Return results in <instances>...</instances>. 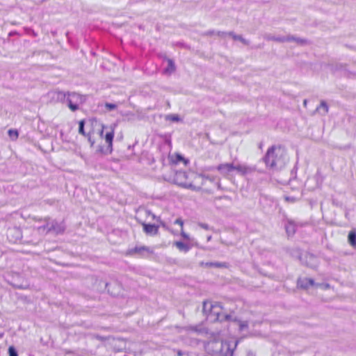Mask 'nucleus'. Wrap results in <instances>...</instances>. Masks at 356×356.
Listing matches in <instances>:
<instances>
[{
	"label": "nucleus",
	"instance_id": "f257e3e1",
	"mask_svg": "<svg viewBox=\"0 0 356 356\" xmlns=\"http://www.w3.org/2000/svg\"><path fill=\"white\" fill-rule=\"evenodd\" d=\"M173 182L181 188L205 193H212L214 186L211 178L192 170L176 171Z\"/></svg>",
	"mask_w": 356,
	"mask_h": 356
},
{
	"label": "nucleus",
	"instance_id": "f03ea898",
	"mask_svg": "<svg viewBox=\"0 0 356 356\" xmlns=\"http://www.w3.org/2000/svg\"><path fill=\"white\" fill-rule=\"evenodd\" d=\"M202 312L206 318L212 323L236 321L234 317V312L227 313L219 302L204 300L202 303Z\"/></svg>",
	"mask_w": 356,
	"mask_h": 356
},
{
	"label": "nucleus",
	"instance_id": "7ed1b4c3",
	"mask_svg": "<svg viewBox=\"0 0 356 356\" xmlns=\"http://www.w3.org/2000/svg\"><path fill=\"white\" fill-rule=\"evenodd\" d=\"M286 150L282 145H273L267 149L264 161L266 165L275 168L284 162Z\"/></svg>",
	"mask_w": 356,
	"mask_h": 356
},
{
	"label": "nucleus",
	"instance_id": "20e7f679",
	"mask_svg": "<svg viewBox=\"0 0 356 356\" xmlns=\"http://www.w3.org/2000/svg\"><path fill=\"white\" fill-rule=\"evenodd\" d=\"M99 134L102 139H104L105 144L99 146L98 151L102 154H111L113 152V142L115 136V127H108L104 124H100Z\"/></svg>",
	"mask_w": 356,
	"mask_h": 356
},
{
	"label": "nucleus",
	"instance_id": "39448f33",
	"mask_svg": "<svg viewBox=\"0 0 356 356\" xmlns=\"http://www.w3.org/2000/svg\"><path fill=\"white\" fill-rule=\"evenodd\" d=\"M147 213L149 215H152V219L156 220L159 224L155 225L142 222L140 225H142L143 230L146 235L150 236H155L159 234L160 226L165 227V223L161 220L160 217L155 216L150 211H148Z\"/></svg>",
	"mask_w": 356,
	"mask_h": 356
},
{
	"label": "nucleus",
	"instance_id": "423d86ee",
	"mask_svg": "<svg viewBox=\"0 0 356 356\" xmlns=\"http://www.w3.org/2000/svg\"><path fill=\"white\" fill-rule=\"evenodd\" d=\"M153 254V250L145 245L136 246L127 250L126 254L128 256L138 255L140 257H145L146 254Z\"/></svg>",
	"mask_w": 356,
	"mask_h": 356
},
{
	"label": "nucleus",
	"instance_id": "0eeeda50",
	"mask_svg": "<svg viewBox=\"0 0 356 356\" xmlns=\"http://www.w3.org/2000/svg\"><path fill=\"white\" fill-rule=\"evenodd\" d=\"M168 161L170 165H176L182 163L184 166H188L190 163L188 159L185 158L182 154L178 152L168 154Z\"/></svg>",
	"mask_w": 356,
	"mask_h": 356
},
{
	"label": "nucleus",
	"instance_id": "6e6552de",
	"mask_svg": "<svg viewBox=\"0 0 356 356\" xmlns=\"http://www.w3.org/2000/svg\"><path fill=\"white\" fill-rule=\"evenodd\" d=\"M236 347L235 341L225 340L222 341L220 352L224 356H232Z\"/></svg>",
	"mask_w": 356,
	"mask_h": 356
},
{
	"label": "nucleus",
	"instance_id": "1a4fd4ad",
	"mask_svg": "<svg viewBox=\"0 0 356 356\" xmlns=\"http://www.w3.org/2000/svg\"><path fill=\"white\" fill-rule=\"evenodd\" d=\"M84 124L85 122L83 120H81L79 122V133L84 136H86L88 138V141L90 143L91 146H94L96 141L93 136V131H89L87 134H86L84 131Z\"/></svg>",
	"mask_w": 356,
	"mask_h": 356
},
{
	"label": "nucleus",
	"instance_id": "9d476101",
	"mask_svg": "<svg viewBox=\"0 0 356 356\" xmlns=\"http://www.w3.org/2000/svg\"><path fill=\"white\" fill-rule=\"evenodd\" d=\"M314 285V281L309 277H300L297 281V286L300 289H307Z\"/></svg>",
	"mask_w": 356,
	"mask_h": 356
},
{
	"label": "nucleus",
	"instance_id": "9b49d317",
	"mask_svg": "<svg viewBox=\"0 0 356 356\" xmlns=\"http://www.w3.org/2000/svg\"><path fill=\"white\" fill-rule=\"evenodd\" d=\"M217 170L222 175H228L234 171L233 163H221L217 166Z\"/></svg>",
	"mask_w": 356,
	"mask_h": 356
},
{
	"label": "nucleus",
	"instance_id": "f8f14e48",
	"mask_svg": "<svg viewBox=\"0 0 356 356\" xmlns=\"http://www.w3.org/2000/svg\"><path fill=\"white\" fill-rule=\"evenodd\" d=\"M234 170L236 171L238 173H239L241 175H245L248 172L250 171V168L244 165H234Z\"/></svg>",
	"mask_w": 356,
	"mask_h": 356
},
{
	"label": "nucleus",
	"instance_id": "ddd939ff",
	"mask_svg": "<svg viewBox=\"0 0 356 356\" xmlns=\"http://www.w3.org/2000/svg\"><path fill=\"white\" fill-rule=\"evenodd\" d=\"M348 241L349 244L353 247L356 248V232L355 230H351L348 236Z\"/></svg>",
	"mask_w": 356,
	"mask_h": 356
},
{
	"label": "nucleus",
	"instance_id": "4468645a",
	"mask_svg": "<svg viewBox=\"0 0 356 356\" xmlns=\"http://www.w3.org/2000/svg\"><path fill=\"white\" fill-rule=\"evenodd\" d=\"M174 244L180 251L188 252L190 250V246L181 241H176Z\"/></svg>",
	"mask_w": 356,
	"mask_h": 356
},
{
	"label": "nucleus",
	"instance_id": "2eb2a0df",
	"mask_svg": "<svg viewBox=\"0 0 356 356\" xmlns=\"http://www.w3.org/2000/svg\"><path fill=\"white\" fill-rule=\"evenodd\" d=\"M175 70V65L172 60L168 59V67L165 69V71L168 72H172Z\"/></svg>",
	"mask_w": 356,
	"mask_h": 356
},
{
	"label": "nucleus",
	"instance_id": "dca6fc26",
	"mask_svg": "<svg viewBox=\"0 0 356 356\" xmlns=\"http://www.w3.org/2000/svg\"><path fill=\"white\" fill-rule=\"evenodd\" d=\"M8 136L13 140H17L19 136V133L16 129H9L8 131Z\"/></svg>",
	"mask_w": 356,
	"mask_h": 356
},
{
	"label": "nucleus",
	"instance_id": "f3484780",
	"mask_svg": "<svg viewBox=\"0 0 356 356\" xmlns=\"http://www.w3.org/2000/svg\"><path fill=\"white\" fill-rule=\"evenodd\" d=\"M68 107L72 111H75L79 108V106L76 104H74L72 100L68 99Z\"/></svg>",
	"mask_w": 356,
	"mask_h": 356
},
{
	"label": "nucleus",
	"instance_id": "a211bd4d",
	"mask_svg": "<svg viewBox=\"0 0 356 356\" xmlns=\"http://www.w3.org/2000/svg\"><path fill=\"white\" fill-rule=\"evenodd\" d=\"M320 108H322L324 110L325 113H328V111H329L328 106L325 101L321 102L320 106L317 108V109H319Z\"/></svg>",
	"mask_w": 356,
	"mask_h": 356
},
{
	"label": "nucleus",
	"instance_id": "6ab92c4d",
	"mask_svg": "<svg viewBox=\"0 0 356 356\" xmlns=\"http://www.w3.org/2000/svg\"><path fill=\"white\" fill-rule=\"evenodd\" d=\"M104 106L106 108L108 111H112L117 108V105L115 104L112 103H106Z\"/></svg>",
	"mask_w": 356,
	"mask_h": 356
},
{
	"label": "nucleus",
	"instance_id": "aec40b11",
	"mask_svg": "<svg viewBox=\"0 0 356 356\" xmlns=\"http://www.w3.org/2000/svg\"><path fill=\"white\" fill-rule=\"evenodd\" d=\"M8 353L9 356H18V354L13 346H10L8 348Z\"/></svg>",
	"mask_w": 356,
	"mask_h": 356
},
{
	"label": "nucleus",
	"instance_id": "412c9836",
	"mask_svg": "<svg viewBox=\"0 0 356 356\" xmlns=\"http://www.w3.org/2000/svg\"><path fill=\"white\" fill-rule=\"evenodd\" d=\"M174 223L180 226V230L184 229V221L181 218L176 219Z\"/></svg>",
	"mask_w": 356,
	"mask_h": 356
},
{
	"label": "nucleus",
	"instance_id": "4be33fe9",
	"mask_svg": "<svg viewBox=\"0 0 356 356\" xmlns=\"http://www.w3.org/2000/svg\"><path fill=\"white\" fill-rule=\"evenodd\" d=\"M180 235L185 240L189 241L191 239L190 236L184 229L180 230Z\"/></svg>",
	"mask_w": 356,
	"mask_h": 356
},
{
	"label": "nucleus",
	"instance_id": "5701e85b",
	"mask_svg": "<svg viewBox=\"0 0 356 356\" xmlns=\"http://www.w3.org/2000/svg\"><path fill=\"white\" fill-rule=\"evenodd\" d=\"M207 266L224 267L225 265L220 263H207Z\"/></svg>",
	"mask_w": 356,
	"mask_h": 356
},
{
	"label": "nucleus",
	"instance_id": "b1692460",
	"mask_svg": "<svg viewBox=\"0 0 356 356\" xmlns=\"http://www.w3.org/2000/svg\"><path fill=\"white\" fill-rule=\"evenodd\" d=\"M168 119L172 120V121H179V118L178 115H169L168 117Z\"/></svg>",
	"mask_w": 356,
	"mask_h": 356
},
{
	"label": "nucleus",
	"instance_id": "393cba45",
	"mask_svg": "<svg viewBox=\"0 0 356 356\" xmlns=\"http://www.w3.org/2000/svg\"><path fill=\"white\" fill-rule=\"evenodd\" d=\"M199 226L204 229H207V230L210 229L209 226L205 223H199Z\"/></svg>",
	"mask_w": 356,
	"mask_h": 356
},
{
	"label": "nucleus",
	"instance_id": "a878e982",
	"mask_svg": "<svg viewBox=\"0 0 356 356\" xmlns=\"http://www.w3.org/2000/svg\"><path fill=\"white\" fill-rule=\"evenodd\" d=\"M177 356H183V355H184L183 352L180 350H177Z\"/></svg>",
	"mask_w": 356,
	"mask_h": 356
},
{
	"label": "nucleus",
	"instance_id": "bb28decb",
	"mask_svg": "<svg viewBox=\"0 0 356 356\" xmlns=\"http://www.w3.org/2000/svg\"><path fill=\"white\" fill-rule=\"evenodd\" d=\"M204 356H213V355H211V354H209V353H208V354H207V355H204Z\"/></svg>",
	"mask_w": 356,
	"mask_h": 356
},
{
	"label": "nucleus",
	"instance_id": "cd10ccee",
	"mask_svg": "<svg viewBox=\"0 0 356 356\" xmlns=\"http://www.w3.org/2000/svg\"><path fill=\"white\" fill-rule=\"evenodd\" d=\"M304 104H305V105H306V104H307V101H306V100H305V102H304Z\"/></svg>",
	"mask_w": 356,
	"mask_h": 356
},
{
	"label": "nucleus",
	"instance_id": "c85d7f7f",
	"mask_svg": "<svg viewBox=\"0 0 356 356\" xmlns=\"http://www.w3.org/2000/svg\"><path fill=\"white\" fill-rule=\"evenodd\" d=\"M211 236H209V237L208 238V241H209V240L211 239Z\"/></svg>",
	"mask_w": 356,
	"mask_h": 356
}]
</instances>
